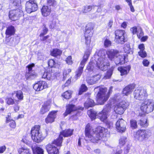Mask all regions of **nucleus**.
Returning a JSON list of instances; mask_svg holds the SVG:
<instances>
[{
  "label": "nucleus",
  "mask_w": 154,
  "mask_h": 154,
  "mask_svg": "<svg viewBox=\"0 0 154 154\" xmlns=\"http://www.w3.org/2000/svg\"><path fill=\"white\" fill-rule=\"evenodd\" d=\"M134 98L140 101L144 100L141 103L140 109L144 114L152 112L154 109V102L149 99H146L148 95L147 90L143 88L136 89L133 93Z\"/></svg>",
  "instance_id": "obj_1"
},
{
  "label": "nucleus",
  "mask_w": 154,
  "mask_h": 154,
  "mask_svg": "<svg viewBox=\"0 0 154 154\" xmlns=\"http://www.w3.org/2000/svg\"><path fill=\"white\" fill-rule=\"evenodd\" d=\"M92 127L90 124L88 123L85 127V140L91 142L97 143L99 140H103V138L106 137L107 134V129L102 127H97L93 131V133H91Z\"/></svg>",
  "instance_id": "obj_2"
},
{
  "label": "nucleus",
  "mask_w": 154,
  "mask_h": 154,
  "mask_svg": "<svg viewBox=\"0 0 154 154\" xmlns=\"http://www.w3.org/2000/svg\"><path fill=\"white\" fill-rule=\"evenodd\" d=\"M63 138L59 134L58 137L54 139L51 143L47 144L45 149L48 154H59V148L62 146Z\"/></svg>",
  "instance_id": "obj_3"
},
{
  "label": "nucleus",
  "mask_w": 154,
  "mask_h": 154,
  "mask_svg": "<svg viewBox=\"0 0 154 154\" xmlns=\"http://www.w3.org/2000/svg\"><path fill=\"white\" fill-rule=\"evenodd\" d=\"M111 92L107 91V89L105 88H100L97 94L96 100L98 104L103 105L109 97Z\"/></svg>",
  "instance_id": "obj_4"
},
{
  "label": "nucleus",
  "mask_w": 154,
  "mask_h": 154,
  "mask_svg": "<svg viewBox=\"0 0 154 154\" xmlns=\"http://www.w3.org/2000/svg\"><path fill=\"white\" fill-rule=\"evenodd\" d=\"M99 57L98 58L97 64L98 67L103 71H106L110 65L109 61L107 59L104 52L99 51L97 53Z\"/></svg>",
  "instance_id": "obj_5"
},
{
  "label": "nucleus",
  "mask_w": 154,
  "mask_h": 154,
  "mask_svg": "<svg viewBox=\"0 0 154 154\" xmlns=\"http://www.w3.org/2000/svg\"><path fill=\"white\" fill-rule=\"evenodd\" d=\"M40 125H35L32 128L30 132L32 139L37 143L41 142L45 138L40 131Z\"/></svg>",
  "instance_id": "obj_6"
},
{
  "label": "nucleus",
  "mask_w": 154,
  "mask_h": 154,
  "mask_svg": "<svg viewBox=\"0 0 154 154\" xmlns=\"http://www.w3.org/2000/svg\"><path fill=\"white\" fill-rule=\"evenodd\" d=\"M134 136L136 140L142 142L148 139L149 136L148 131L145 129H140L136 131Z\"/></svg>",
  "instance_id": "obj_7"
},
{
  "label": "nucleus",
  "mask_w": 154,
  "mask_h": 154,
  "mask_svg": "<svg viewBox=\"0 0 154 154\" xmlns=\"http://www.w3.org/2000/svg\"><path fill=\"white\" fill-rule=\"evenodd\" d=\"M115 41L116 43L120 44H123L127 42V40L125 38V31L123 30L117 29L115 31Z\"/></svg>",
  "instance_id": "obj_8"
},
{
  "label": "nucleus",
  "mask_w": 154,
  "mask_h": 154,
  "mask_svg": "<svg viewBox=\"0 0 154 154\" xmlns=\"http://www.w3.org/2000/svg\"><path fill=\"white\" fill-rule=\"evenodd\" d=\"M38 5L36 0H29L25 4V9L28 13L30 14L37 10Z\"/></svg>",
  "instance_id": "obj_9"
},
{
  "label": "nucleus",
  "mask_w": 154,
  "mask_h": 154,
  "mask_svg": "<svg viewBox=\"0 0 154 154\" xmlns=\"http://www.w3.org/2000/svg\"><path fill=\"white\" fill-rule=\"evenodd\" d=\"M22 13V11L19 8L11 10L9 12V18L12 21H16L18 19Z\"/></svg>",
  "instance_id": "obj_10"
},
{
  "label": "nucleus",
  "mask_w": 154,
  "mask_h": 154,
  "mask_svg": "<svg viewBox=\"0 0 154 154\" xmlns=\"http://www.w3.org/2000/svg\"><path fill=\"white\" fill-rule=\"evenodd\" d=\"M48 87V85L47 82L43 81H37L33 85V88L36 92L41 91Z\"/></svg>",
  "instance_id": "obj_11"
},
{
  "label": "nucleus",
  "mask_w": 154,
  "mask_h": 154,
  "mask_svg": "<svg viewBox=\"0 0 154 154\" xmlns=\"http://www.w3.org/2000/svg\"><path fill=\"white\" fill-rule=\"evenodd\" d=\"M126 122L122 119H119L116 124V128L118 131L122 133L126 130Z\"/></svg>",
  "instance_id": "obj_12"
},
{
  "label": "nucleus",
  "mask_w": 154,
  "mask_h": 154,
  "mask_svg": "<svg viewBox=\"0 0 154 154\" xmlns=\"http://www.w3.org/2000/svg\"><path fill=\"white\" fill-rule=\"evenodd\" d=\"M58 111L52 110L50 111L45 119V122L47 124H51L54 122L57 118Z\"/></svg>",
  "instance_id": "obj_13"
},
{
  "label": "nucleus",
  "mask_w": 154,
  "mask_h": 154,
  "mask_svg": "<svg viewBox=\"0 0 154 154\" xmlns=\"http://www.w3.org/2000/svg\"><path fill=\"white\" fill-rule=\"evenodd\" d=\"M34 63H32L28 65L26 67L28 68V72L25 74V77L26 80H28L32 77H35L37 76V74L35 72H32V68L35 67Z\"/></svg>",
  "instance_id": "obj_14"
},
{
  "label": "nucleus",
  "mask_w": 154,
  "mask_h": 154,
  "mask_svg": "<svg viewBox=\"0 0 154 154\" xmlns=\"http://www.w3.org/2000/svg\"><path fill=\"white\" fill-rule=\"evenodd\" d=\"M66 108L65 111L63 114L64 117L66 116L72 112L77 111L78 109L75 105L72 104H68L66 105Z\"/></svg>",
  "instance_id": "obj_15"
},
{
  "label": "nucleus",
  "mask_w": 154,
  "mask_h": 154,
  "mask_svg": "<svg viewBox=\"0 0 154 154\" xmlns=\"http://www.w3.org/2000/svg\"><path fill=\"white\" fill-rule=\"evenodd\" d=\"M136 85L134 83L128 85L122 90V94L125 96H128L131 94L135 88Z\"/></svg>",
  "instance_id": "obj_16"
},
{
  "label": "nucleus",
  "mask_w": 154,
  "mask_h": 154,
  "mask_svg": "<svg viewBox=\"0 0 154 154\" xmlns=\"http://www.w3.org/2000/svg\"><path fill=\"white\" fill-rule=\"evenodd\" d=\"M94 26L91 23H88L85 26V30L84 31V35L93 36L94 33Z\"/></svg>",
  "instance_id": "obj_17"
},
{
  "label": "nucleus",
  "mask_w": 154,
  "mask_h": 154,
  "mask_svg": "<svg viewBox=\"0 0 154 154\" xmlns=\"http://www.w3.org/2000/svg\"><path fill=\"white\" fill-rule=\"evenodd\" d=\"M119 53V51L112 49H109L106 51V54L107 55L108 58L110 60H113L114 61L115 58L118 55Z\"/></svg>",
  "instance_id": "obj_18"
},
{
  "label": "nucleus",
  "mask_w": 154,
  "mask_h": 154,
  "mask_svg": "<svg viewBox=\"0 0 154 154\" xmlns=\"http://www.w3.org/2000/svg\"><path fill=\"white\" fill-rule=\"evenodd\" d=\"M126 57L124 54H119L117 55L115 59L114 62L116 65H123L127 62Z\"/></svg>",
  "instance_id": "obj_19"
},
{
  "label": "nucleus",
  "mask_w": 154,
  "mask_h": 154,
  "mask_svg": "<svg viewBox=\"0 0 154 154\" xmlns=\"http://www.w3.org/2000/svg\"><path fill=\"white\" fill-rule=\"evenodd\" d=\"M16 31V30L14 26L10 25L8 26L6 28L5 32V38H8L14 35Z\"/></svg>",
  "instance_id": "obj_20"
},
{
  "label": "nucleus",
  "mask_w": 154,
  "mask_h": 154,
  "mask_svg": "<svg viewBox=\"0 0 154 154\" xmlns=\"http://www.w3.org/2000/svg\"><path fill=\"white\" fill-rule=\"evenodd\" d=\"M42 15L43 17L49 16L52 12L51 8L47 5H43L41 9Z\"/></svg>",
  "instance_id": "obj_21"
},
{
  "label": "nucleus",
  "mask_w": 154,
  "mask_h": 154,
  "mask_svg": "<svg viewBox=\"0 0 154 154\" xmlns=\"http://www.w3.org/2000/svg\"><path fill=\"white\" fill-rule=\"evenodd\" d=\"M131 69V66L130 65H128L125 66H121L118 68V70L120 73L121 76H126L129 72Z\"/></svg>",
  "instance_id": "obj_22"
},
{
  "label": "nucleus",
  "mask_w": 154,
  "mask_h": 154,
  "mask_svg": "<svg viewBox=\"0 0 154 154\" xmlns=\"http://www.w3.org/2000/svg\"><path fill=\"white\" fill-rule=\"evenodd\" d=\"M74 130L70 128L66 129L60 131L59 134L63 138L71 137L73 134Z\"/></svg>",
  "instance_id": "obj_23"
},
{
  "label": "nucleus",
  "mask_w": 154,
  "mask_h": 154,
  "mask_svg": "<svg viewBox=\"0 0 154 154\" xmlns=\"http://www.w3.org/2000/svg\"><path fill=\"white\" fill-rule=\"evenodd\" d=\"M91 54V50L87 49L85 52L82 60L81 61L80 65L85 66V64L88 61Z\"/></svg>",
  "instance_id": "obj_24"
},
{
  "label": "nucleus",
  "mask_w": 154,
  "mask_h": 154,
  "mask_svg": "<svg viewBox=\"0 0 154 154\" xmlns=\"http://www.w3.org/2000/svg\"><path fill=\"white\" fill-rule=\"evenodd\" d=\"M52 73L53 72L51 69H47L45 71L42 75V77L44 79H46L48 80H50L52 77Z\"/></svg>",
  "instance_id": "obj_25"
},
{
  "label": "nucleus",
  "mask_w": 154,
  "mask_h": 154,
  "mask_svg": "<svg viewBox=\"0 0 154 154\" xmlns=\"http://www.w3.org/2000/svg\"><path fill=\"white\" fill-rule=\"evenodd\" d=\"M15 94V97L17 99V100H16L15 101L17 103L19 101L22 100L23 99V95L22 91L21 90L14 91L12 93L11 95H13L14 94Z\"/></svg>",
  "instance_id": "obj_26"
},
{
  "label": "nucleus",
  "mask_w": 154,
  "mask_h": 154,
  "mask_svg": "<svg viewBox=\"0 0 154 154\" xmlns=\"http://www.w3.org/2000/svg\"><path fill=\"white\" fill-rule=\"evenodd\" d=\"M62 53V51L58 48H54L50 51V54L55 57H60Z\"/></svg>",
  "instance_id": "obj_27"
},
{
  "label": "nucleus",
  "mask_w": 154,
  "mask_h": 154,
  "mask_svg": "<svg viewBox=\"0 0 154 154\" xmlns=\"http://www.w3.org/2000/svg\"><path fill=\"white\" fill-rule=\"evenodd\" d=\"M50 104L47 101L42 106L39 113L41 115H43L49 111L50 109Z\"/></svg>",
  "instance_id": "obj_28"
},
{
  "label": "nucleus",
  "mask_w": 154,
  "mask_h": 154,
  "mask_svg": "<svg viewBox=\"0 0 154 154\" xmlns=\"http://www.w3.org/2000/svg\"><path fill=\"white\" fill-rule=\"evenodd\" d=\"M138 124L141 128H146L149 125L146 117L145 116L141 118L139 121Z\"/></svg>",
  "instance_id": "obj_29"
},
{
  "label": "nucleus",
  "mask_w": 154,
  "mask_h": 154,
  "mask_svg": "<svg viewBox=\"0 0 154 154\" xmlns=\"http://www.w3.org/2000/svg\"><path fill=\"white\" fill-rule=\"evenodd\" d=\"M96 105L94 100L88 98L87 100L84 103V106L87 108L92 107Z\"/></svg>",
  "instance_id": "obj_30"
},
{
  "label": "nucleus",
  "mask_w": 154,
  "mask_h": 154,
  "mask_svg": "<svg viewBox=\"0 0 154 154\" xmlns=\"http://www.w3.org/2000/svg\"><path fill=\"white\" fill-rule=\"evenodd\" d=\"M114 110L116 114L120 115L123 114L125 111V110L118 104L114 106Z\"/></svg>",
  "instance_id": "obj_31"
},
{
  "label": "nucleus",
  "mask_w": 154,
  "mask_h": 154,
  "mask_svg": "<svg viewBox=\"0 0 154 154\" xmlns=\"http://www.w3.org/2000/svg\"><path fill=\"white\" fill-rule=\"evenodd\" d=\"M32 149L33 154H44V150L39 146H32Z\"/></svg>",
  "instance_id": "obj_32"
},
{
  "label": "nucleus",
  "mask_w": 154,
  "mask_h": 154,
  "mask_svg": "<svg viewBox=\"0 0 154 154\" xmlns=\"http://www.w3.org/2000/svg\"><path fill=\"white\" fill-rule=\"evenodd\" d=\"M84 67V66L80 65L75 72V78L76 79H79L83 73Z\"/></svg>",
  "instance_id": "obj_33"
},
{
  "label": "nucleus",
  "mask_w": 154,
  "mask_h": 154,
  "mask_svg": "<svg viewBox=\"0 0 154 154\" xmlns=\"http://www.w3.org/2000/svg\"><path fill=\"white\" fill-rule=\"evenodd\" d=\"M96 75L93 77H88L87 78L86 81L87 83L90 85H92L95 84L97 81L100 79V77H98V79H97Z\"/></svg>",
  "instance_id": "obj_34"
},
{
  "label": "nucleus",
  "mask_w": 154,
  "mask_h": 154,
  "mask_svg": "<svg viewBox=\"0 0 154 154\" xmlns=\"http://www.w3.org/2000/svg\"><path fill=\"white\" fill-rule=\"evenodd\" d=\"M115 68V66H111L108 69L104 76V78L106 79H109L110 78L111 75L112 74Z\"/></svg>",
  "instance_id": "obj_35"
},
{
  "label": "nucleus",
  "mask_w": 154,
  "mask_h": 154,
  "mask_svg": "<svg viewBox=\"0 0 154 154\" xmlns=\"http://www.w3.org/2000/svg\"><path fill=\"white\" fill-rule=\"evenodd\" d=\"M88 113L89 117L92 121L96 119L97 112L93 109H90L89 110L88 112Z\"/></svg>",
  "instance_id": "obj_36"
},
{
  "label": "nucleus",
  "mask_w": 154,
  "mask_h": 154,
  "mask_svg": "<svg viewBox=\"0 0 154 154\" xmlns=\"http://www.w3.org/2000/svg\"><path fill=\"white\" fill-rule=\"evenodd\" d=\"M18 152L19 154H30L29 149L27 148L21 147L19 148Z\"/></svg>",
  "instance_id": "obj_37"
},
{
  "label": "nucleus",
  "mask_w": 154,
  "mask_h": 154,
  "mask_svg": "<svg viewBox=\"0 0 154 154\" xmlns=\"http://www.w3.org/2000/svg\"><path fill=\"white\" fill-rule=\"evenodd\" d=\"M72 94V92L71 91L67 90L63 93L61 96L64 98L68 100L71 98Z\"/></svg>",
  "instance_id": "obj_38"
},
{
  "label": "nucleus",
  "mask_w": 154,
  "mask_h": 154,
  "mask_svg": "<svg viewBox=\"0 0 154 154\" xmlns=\"http://www.w3.org/2000/svg\"><path fill=\"white\" fill-rule=\"evenodd\" d=\"M118 104L120 106L125 110L128 108L129 105V102L126 100H122Z\"/></svg>",
  "instance_id": "obj_39"
},
{
  "label": "nucleus",
  "mask_w": 154,
  "mask_h": 154,
  "mask_svg": "<svg viewBox=\"0 0 154 154\" xmlns=\"http://www.w3.org/2000/svg\"><path fill=\"white\" fill-rule=\"evenodd\" d=\"M99 119L103 122H105L107 120V116L108 115L105 114L101 111L99 112Z\"/></svg>",
  "instance_id": "obj_40"
},
{
  "label": "nucleus",
  "mask_w": 154,
  "mask_h": 154,
  "mask_svg": "<svg viewBox=\"0 0 154 154\" xmlns=\"http://www.w3.org/2000/svg\"><path fill=\"white\" fill-rule=\"evenodd\" d=\"M81 116V113L79 112H77L76 113L70 116L69 120L71 121H74L77 120L79 117Z\"/></svg>",
  "instance_id": "obj_41"
},
{
  "label": "nucleus",
  "mask_w": 154,
  "mask_h": 154,
  "mask_svg": "<svg viewBox=\"0 0 154 154\" xmlns=\"http://www.w3.org/2000/svg\"><path fill=\"white\" fill-rule=\"evenodd\" d=\"M5 100L6 104L8 105H13L15 103V99L11 97H7Z\"/></svg>",
  "instance_id": "obj_42"
},
{
  "label": "nucleus",
  "mask_w": 154,
  "mask_h": 154,
  "mask_svg": "<svg viewBox=\"0 0 154 154\" xmlns=\"http://www.w3.org/2000/svg\"><path fill=\"white\" fill-rule=\"evenodd\" d=\"M88 90V88L85 84H82L79 90L78 94L81 95L83 93L86 91Z\"/></svg>",
  "instance_id": "obj_43"
},
{
  "label": "nucleus",
  "mask_w": 154,
  "mask_h": 154,
  "mask_svg": "<svg viewBox=\"0 0 154 154\" xmlns=\"http://www.w3.org/2000/svg\"><path fill=\"white\" fill-rule=\"evenodd\" d=\"M94 5L85 6L84 7L82 10V12L85 13H87L91 11L92 9H94Z\"/></svg>",
  "instance_id": "obj_44"
},
{
  "label": "nucleus",
  "mask_w": 154,
  "mask_h": 154,
  "mask_svg": "<svg viewBox=\"0 0 154 154\" xmlns=\"http://www.w3.org/2000/svg\"><path fill=\"white\" fill-rule=\"evenodd\" d=\"M85 41V44L87 47H89L91 43V39L92 36L84 35Z\"/></svg>",
  "instance_id": "obj_45"
},
{
  "label": "nucleus",
  "mask_w": 154,
  "mask_h": 154,
  "mask_svg": "<svg viewBox=\"0 0 154 154\" xmlns=\"http://www.w3.org/2000/svg\"><path fill=\"white\" fill-rule=\"evenodd\" d=\"M72 70L70 69H65L64 70L63 73V81H65L67 76L69 75V73L71 72Z\"/></svg>",
  "instance_id": "obj_46"
},
{
  "label": "nucleus",
  "mask_w": 154,
  "mask_h": 154,
  "mask_svg": "<svg viewBox=\"0 0 154 154\" xmlns=\"http://www.w3.org/2000/svg\"><path fill=\"white\" fill-rule=\"evenodd\" d=\"M13 5L16 6L17 8H21V0H13Z\"/></svg>",
  "instance_id": "obj_47"
},
{
  "label": "nucleus",
  "mask_w": 154,
  "mask_h": 154,
  "mask_svg": "<svg viewBox=\"0 0 154 154\" xmlns=\"http://www.w3.org/2000/svg\"><path fill=\"white\" fill-rule=\"evenodd\" d=\"M48 66L51 68L56 67V63L53 59H49L48 61Z\"/></svg>",
  "instance_id": "obj_48"
},
{
  "label": "nucleus",
  "mask_w": 154,
  "mask_h": 154,
  "mask_svg": "<svg viewBox=\"0 0 154 154\" xmlns=\"http://www.w3.org/2000/svg\"><path fill=\"white\" fill-rule=\"evenodd\" d=\"M131 127L133 129H136L137 127V122L135 120H131L130 121Z\"/></svg>",
  "instance_id": "obj_49"
},
{
  "label": "nucleus",
  "mask_w": 154,
  "mask_h": 154,
  "mask_svg": "<svg viewBox=\"0 0 154 154\" xmlns=\"http://www.w3.org/2000/svg\"><path fill=\"white\" fill-rule=\"evenodd\" d=\"M93 61H90L86 67V69L89 72H91L93 71L94 66Z\"/></svg>",
  "instance_id": "obj_50"
},
{
  "label": "nucleus",
  "mask_w": 154,
  "mask_h": 154,
  "mask_svg": "<svg viewBox=\"0 0 154 154\" xmlns=\"http://www.w3.org/2000/svg\"><path fill=\"white\" fill-rule=\"evenodd\" d=\"M138 55L141 58H144L147 56V54L145 50H139L138 52Z\"/></svg>",
  "instance_id": "obj_51"
},
{
  "label": "nucleus",
  "mask_w": 154,
  "mask_h": 154,
  "mask_svg": "<svg viewBox=\"0 0 154 154\" xmlns=\"http://www.w3.org/2000/svg\"><path fill=\"white\" fill-rule=\"evenodd\" d=\"M43 28L42 30V32L40 33L39 35L40 37L44 36L48 33V29L46 27L45 25H43Z\"/></svg>",
  "instance_id": "obj_52"
},
{
  "label": "nucleus",
  "mask_w": 154,
  "mask_h": 154,
  "mask_svg": "<svg viewBox=\"0 0 154 154\" xmlns=\"http://www.w3.org/2000/svg\"><path fill=\"white\" fill-rule=\"evenodd\" d=\"M47 4L49 6H55L57 4L56 0H47Z\"/></svg>",
  "instance_id": "obj_53"
},
{
  "label": "nucleus",
  "mask_w": 154,
  "mask_h": 154,
  "mask_svg": "<svg viewBox=\"0 0 154 154\" xmlns=\"http://www.w3.org/2000/svg\"><path fill=\"white\" fill-rule=\"evenodd\" d=\"M111 106L109 105L108 106H106L105 108H103L101 111L108 115V113L110 112L111 110Z\"/></svg>",
  "instance_id": "obj_54"
},
{
  "label": "nucleus",
  "mask_w": 154,
  "mask_h": 154,
  "mask_svg": "<svg viewBox=\"0 0 154 154\" xmlns=\"http://www.w3.org/2000/svg\"><path fill=\"white\" fill-rule=\"evenodd\" d=\"M111 44L112 42L109 39L107 38L105 39L104 42V45L105 47H108L111 46Z\"/></svg>",
  "instance_id": "obj_55"
},
{
  "label": "nucleus",
  "mask_w": 154,
  "mask_h": 154,
  "mask_svg": "<svg viewBox=\"0 0 154 154\" xmlns=\"http://www.w3.org/2000/svg\"><path fill=\"white\" fill-rule=\"evenodd\" d=\"M65 61L66 63L69 65H72L73 62L72 60V57L71 56H69L66 59Z\"/></svg>",
  "instance_id": "obj_56"
},
{
  "label": "nucleus",
  "mask_w": 154,
  "mask_h": 154,
  "mask_svg": "<svg viewBox=\"0 0 154 154\" xmlns=\"http://www.w3.org/2000/svg\"><path fill=\"white\" fill-rule=\"evenodd\" d=\"M127 138L126 137L121 138L119 140V144L121 146L125 145L126 141Z\"/></svg>",
  "instance_id": "obj_57"
},
{
  "label": "nucleus",
  "mask_w": 154,
  "mask_h": 154,
  "mask_svg": "<svg viewBox=\"0 0 154 154\" xmlns=\"http://www.w3.org/2000/svg\"><path fill=\"white\" fill-rule=\"evenodd\" d=\"M72 77H70L69 79L66 81L65 83L62 86L63 88H64L66 87H68L71 84L72 82Z\"/></svg>",
  "instance_id": "obj_58"
},
{
  "label": "nucleus",
  "mask_w": 154,
  "mask_h": 154,
  "mask_svg": "<svg viewBox=\"0 0 154 154\" xmlns=\"http://www.w3.org/2000/svg\"><path fill=\"white\" fill-rule=\"evenodd\" d=\"M136 34L137 38L139 39H140L144 35L143 32L141 28H140V30H138Z\"/></svg>",
  "instance_id": "obj_59"
},
{
  "label": "nucleus",
  "mask_w": 154,
  "mask_h": 154,
  "mask_svg": "<svg viewBox=\"0 0 154 154\" xmlns=\"http://www.w3.org/2000/svg\"><path fill=\"white\" fill-rule=\"evenodd\" d=\"M9 122V126L11 129H14L16 128V124L14 120H11Z\"/></svg>",
  "instance_id": "obj_60"
},
{
  "label": "nucleus",
  "mask_w": 154,
  "mask_h": 154,
  "mask_svg": "<svg viewBox=\"0 0 154 154\" xmlns=\"http://www.w3.org/2000/svg\"><path fill=\"white\" fill-rule=\"evenodd\" d=\"M104 122L105 123L106 125L108 128H111L112 127L113 123L112 122L107 120Z\"/></svg>",
  "instance_id": "obj_61"
},
{
  "label": "nucleus",
  "mask_w": 154,
  "mask_h": 154,
  "mask_svg": "<svg viewBox=\"0 0 154 154\" xmlns=\"http://www.w3.org/2000/svg\"><path fill=\"white\" fill-rule=\"evenodd\" d=\"M124 51L127 54L130 53L131 48L128 45L125 46L124 48Z\"/></svg>",
  "instance_id": "obj_62"
},
{
  "label": "nucleus",
  "mask_w": 154,
  "mask_h": 154,
  "mask_svg": "<svg viewBox=\"0 0 154 154\" xmlns=\"http://www.w3.org/2000/svg\"><path fill=\"white\" fill-rule=\"evenodd\" d=\"M142 63L144 66L147 67L149 64V62L147 59H144L142 61Z\"/></svg>",
  "instance_id": "obj_63"
},
{
  "label": "nucleus",
  "mask_w": 154,
  "mask_h": 154,
  "mask_svg": "<svg viewBox=\"0 0 154 154\" xmlns=\"http://www.w3.org/2000/svg\"><path fill=\"white\" fill-rule=\"evenodd\" d=\"M138 48L140 50H145V47L143 43H141L138 46Z\"/></svg>",
  "instance_id": "obj_64"
}]
</instances>
